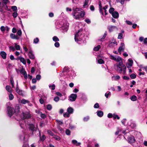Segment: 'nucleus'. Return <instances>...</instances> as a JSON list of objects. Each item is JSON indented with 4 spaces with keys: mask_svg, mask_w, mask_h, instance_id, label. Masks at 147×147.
<instances>
[{
    "mask_svg": "<svg viewBox=\"0 0 147 147\" xmlns=\"http://www.w3.org/2000/svg\"><path fill=\"white\" fill-rule=\"evenodd\" d=\"M72 15L74 18L78 19L80 17H83L85 15V13L84 11L80 10L79 8H76L73 9Z\"/></svg>",
    "mask_w": 147,
    "mask_h": 147,
    "instance_id": "obj_1",
    "label": "nucleus"
},
{
    "mask_svg": "<svg viewBox=\"0 0 147 147\" xmlns=\"http://www.w3.org/2000/svg\"><path fill=\"white\" fill-rule=\"evenodd\" d=\"M115 69L120 73H121L123 70L124 73L126 72V67L123 64L122 62H120L115 67Z\"/></svg>",
    "mask_w": 147,
    "mask_h": 147,
    "instance_id": "obj_2",
    "label": "nucleus"
},
{
    "mask_svg": "<svg viewBox=\"0 0 147 147\" xmlns=\"http://www.w3.org/2000/svg\"><path fill=\"white\" fill-rule=\"evenodd\" d=\"M127 141L129 143L133 145L134 147H140V146L138 144V143H137L136 144H133V143H134L136 141V140L133 136H130L128 137L127 138Z\"/></svg>",
    "mask_w": 147,
    "mask_h": 147,
    "instance_id": "obj_3",
    "label": "nucleus"
},
{
    "mask_svg": "<svg viewBox=\"0 0 147 147\" xmlns=\"http://www.w3.org/2000/svg\"><path fill=\"white\" fill-rule=\"evenodd\" d=\"M82 31V29H80L75 34L74 39L76 41L78 42L82 40L81 37Z\"/></svg>",
    "mask_w": 147,
    "mask_h": 147,
    "instance_id": "obj_4",
    "label": "nucleus"
},
{
    "mask_svg": "<svg viewBox=\"0 0 147 147\" xmlns=\"http://www.w3.org/2000/svg\"><path fill=\"white\" fill-rule=\"evenodd\" d=\"M22 118L23 119H29L31 117V115L29 111L25 112H22V116H21Z\"/></svg>",
    "mask_w": 147,
    "mask_h": 147,
    "instance_id": "obj_5",
    "label": "nucleus"
},
{
    "mask_svg": "<svg viewBox=\"0 0 147 147\" xmlns=\"http://www.w3.org/2000/svg\"><path fill=\"white\" fill-rule=\"evenodd\" d=\"M110 58L111 59L117 61V62H119V63L120 62H122L121 58L120 57L117 56H114L112 55H111L110 56Z\"/></svg>",
    "mask_w": 147,
    "mask_h": 147,
    "instance_id": "obj_6",
    "label": "nucleus"
},
{
    "mask_svg": "<svg viewBox=\"0 0 147 147\" xmlns=\"http://www.w3.org/2000/svg\"><path fill=\"white\" fill-rule=\"evenodd\" d=\"M8 115L10 116H11L15 112V110L13 108L10 107H7Z\"/></svg>",
    "mask_w": 147,
    "mask_h": 147,
    "instance_id": "obj_7",
    "label": "nucleus"
},
{
    "mask_svg": "<svg viewBox=\"0 0 147 147\" xmlns=\"http://www.w3.org/2000/svg\"><path fill=\"white\" fill-rule=\"evenodd\" d=\"M107 28L110 32H112L117 29V28L116 26H108Z\"/></svg>",
    "mask_w": 147,
    "mask_h": 147,
    "instance_id": "obj_8",
    "label": "nucleus"
},
{
    "mask_svg": "<svg viewBox=\"0 0 147 147\" xmlns=\"http://www.w3.org/2000/svg\"><path fill=\"white\" fill-rule=\"evenodd\" d=\"M124 44L122 42L121 43L120 46L118 49V52L120 53L123 52L124 50Z\"/></svg>",
    "mask_w": 147,
    "mask_h": 147,
    "instance_id": "obj_9",
    "label": "nucleus"
},
{
    "mask_svg": "<svg viewBox=\"0 0 147 147\" xmlns=\"http://www.w3.org/2000/svg\"><path fill=\"white\" fill-rule=\"evenodd\" d=\"M133 63V60L131 59H129L128 60V62L126 64V66L128 68H129L132 66Z\"/></svg>",
    "mask_w": 147,
    "mask_h": 147,
    "instance_id": "obj_10",
    "label": "nucleus"
},
{
    "mask_svg": "<svg viewBox=\"0 0 147 147\" xmlns=\"http://www.w3.org/2000/svg\"><path fill=\"white\" fill-rule=\"evenodd\" d=\"M77 97V95L76 94H72L69 97V99L71 101H74L76 100Z\"/></svg>",
    "mask_w": 147,
    "mask_h": 147,
    "instance_id": "obj_11",
    "label": "nucleus"
},
{
    "mask_svg": "<svg viewBox=\"0 0 147 147\" xmlns=\"http://www.w3.org/2000/svg\"><path fill=\"white\" fill-rule=\"evenodd\" d=\"M37 127V125H36V126L34 125L33 124H31L30 125V129L32 132L34 131L35 130L36 127Z\"/></svg>",
    "mask_w": 147,
    "mask_h": 147,
    "instance_id": "obj_12",
    "label": "nucleus"
},
{
    "mask_svg": "<svg viewBox=\"0 0 147 147\" xmlns=\"http://www.w3.org/2000/svg\"><path fill=\"white\" fill-rule=\"evenodd\" d=\"M0 55L3 59H6L7 54L5 52L3 51H1L0 53Z\"/></svg>",
    "mask_w": 147,
    "mask_h": 147,
    "instance_id": "obj_13",
    "label": "nucleus"
},
{
    "mask_svg": "<svg viewBox=\"0 0 147 147\" xmlns=\"http://www.w3.org/2000/svg\"><path fill=\"white\" fill-rule=\"evenodd\" d=\"M112 16L115 18H117L119 17V14L117 11H114L112 14Z\"/></svg>",
    "mask_w": 147,
    "mask_h": 147,
    "instance_id": "obj_14",
    "label": "nucleus"
},
{
    "mask_svg": "<svg viewBox=\"0 0 147 147\" xmlns=\"http://www.w3.org/2000/svg\"><path fill=\"white\" fill-rule=\"evenodd\" d=\"M11 38L12 39H19V37L17 36L15 34H11L10 35Z\"/></svg>",
    "mask_w": 147,
    "mask_h": 147,
    "instance_id": "obj_15",
    "label": "nucleus"
},
{
    "mask_svg": "<svg viewBox=\"0 0 147 147\" xmlns=\"http://www.w3.org/2000/svg\"><path fill=\"white\" fill-rule=\"evenodd\" d=\"M19 102L22 104H25L26 103H29L30 102L28 100L25 99H22L20 100V102Z\"/></svg>",
    "mask_w": 147,
    "mask_h": 147,
    "instance_id": "obj_16",
    "label": "nucleus"
},
{
    "mask_svg": "<svg viewBox=\"0 0 147 147\" xmlns=\"http://www.w3.org/2000/svg\"><path fill=\"white\" fill-rule=\"evenodd\" d=\"M18 59L20 61L22 62L23 64L25 65L26 63V61L25 59L21 57H18Z\"/></svg>",
    "mask_w": 147,
    "mask_h": 147,
    "instance_id": "obj_17",
    "label": "nucleus"
},
{
    "mask_svg": "<svg viewBox=\"0 0 147 147\" xmlns=\"http://www.w3.org/2000/svg\"><path fill=\"white\" fill-rule=\"evenodd\" d=\"M67 111L70 114H72L74 112V109L72 107H69L67 108Z\"/></svg>",
    "mask_w": 147,
    "mask_h": 147,
    "instance_id": "obj_18",
    "label": "nucleus"
},
{
    "mask_svg": "<svg viewBox=\"0 0 147 147\" xmlns=\"http://www.w3.org/2000/svg\"><path fill=\"white\" fill-rule=\"evenodd\" d=\"M39 137H40V140L42 141H44L46 138L45 136V135H43L42 137H41V134L40 131H39Z\"/></svg>",
    "mask_w": 147,
    "mask_h": 147,
    "instance_id": "obj_19",
    "label": "nucleus"
},
{
    "mask_svg": "<svg viewBox=\"0 0 147 147\" xmlns=\"http://www.w3.org/2000/svg\"><path fill=\"white\" fill-rule=\"evenodd\" d=\"M97 115L100 117H102L103 115V113L101 111H97L96 112Z\"/></svg>",
    "mask_w": 147,
    "mask_h": 147,
    "instance_id": "obj_20",
    "label": "nucleus"
},
{
    "mask_svg": "<svg viewBox=\"0 0 147 147\" xmlns=\"http://www.w3.org/2000/svg\"><path fill=\"white\" fill-rule=\"evenodd\" d=\"M16 91L17 93L20 95H22L23 94L22 91L19 89L18 88V84L17 85V87L16 88Z\"/></svg>",
    "mask_w": 147,
    "mask_h": 147,
    "instance_id": "obj_21",
    "label": "nucleus"
},
{
    "mask_svg": "<svg viewBox=\"0 0 147 147\" xmlns=\"http://www.w3.org/2000/svg\"><path fill=\"white\" fill-rule=\"evenodd\" d=\"M28 55L30 59H34L35 58L34 55L33 54L31 51H30L29 52Z\"/></svg>",
    "mask_w": 147,
    "mask_h": 147,
    "instance_id": "obj_22",
    "label": "nucleus"
},
{
    "mask_svg": "<svg viewBox=\"0 0 147 147\" xmlns=\"http://www.w3.org/2000/svg\"><path fill=\"white\" fill-rule=\"evenodd\" d=\"M72 143L74 145H75L77 146H79L81 144L80 143H78L77 141L76 140H72Z\"/></svg>",
    "mask_w": 147,
    "mask_h": 147,
    "instance_id": "obj_23",
    "label": "nucleus"
},
{
    "mask_svg": "<svg viewBox=\"0 0 147 147\" xmlns=\"http://www.w3.org/2000/svg\"><path fill=\"white\" fill-rule=\"evenodd\" d=\"M120 78V77L118 75L113 76L112 77V79L113 80H119Z\"/></svg>",
    "mask_w": 147,
    "mask_h": 147,
    "instance_id": "obj_24",
    "label": "nucleus"
},
{
    "mask_svg": "<svg viewBox=\"0 0 147 147\" xmlns=\"http://www.w3.org/2000/svg\"><path fill=\"white\" fill-rule=\"evenodd\" d=\"M5 88L6 90L9 93H11L12 92L11 88L9 86H6Z\"/></svg>",
    "mask_w": 147,
    "mask_h": 147,
    "instance_id": "obj_25",
    "label": "nucleus"
},
{
    "mask_svg": "<svg viewBox=\"0 0 147 147\" xmlns=\"http://www.w3.org/2000/svg\"><path fill=\"white\" fill-rule=\"evenodd\" d=\"M99 9L100 13L103 16L104 13L102 11V7L101 6V4L100 3L99 5Z\"/></svg>",
    "mask_w": 147,
    "mask_h": 147,
    "instance_id": "obj_26",
    "label": "nucleus"
},
{
    "mask_svg": "<svg viewBox=\"0 0 147 147\" xmlns=\"http://www.w3.org/2000/svg\"><path fill=\"white\" fill-rule=\"evenodd\" d=\"M15 48L17 50H20V47L19 45H18L16 43H15Z\"/></svg>",
    "mask_w": 147,
    "mask_h": 147,
    "instance_id": "obj_27",
    "label": "nucleus"
},
{
    "mask_svg": "<svg viewBox=\"0 0 147 147\" xmlns=\"http://www.w3.org/2000/svg\"><path fill=\"white\" fill-rule=\"evenodd\" d=\"M130 99L132 101H135L137 99V97L136 96L133 95L130 98Z\"/></svg>",
    "mask_w": 147,
    "mask_h": 147,
    "instance_id": "obj_28",
    "label": "nucleus"
},
{
    "mask_svg": "<svg viewBox=\"0 0 147 147\" xmlns=\"http://www.w3.org/2000/svg\"><path fill=\"white\" fill-rule=\"evenodd\" d=\"M53 138L55 139V140L59 141L60 140L61 138L60 137L56 135H53Z\"/></svg>",
    "mask_w": 147,
    "mask_h": 147,
    "instance_id": "obj_29",
    "label": "nucleus"
},
{
    "mask_svg": "<svg viewBox=\"0 0 147 147\" xmlns=\"http://www.w3.org/2000/svg\"><path fill=\"white\" fill-rule=\"evenodd\" d=\"M100 48V45H98L96 47H95L94 48V50L96 51H98Z\"/></svg>",
    "mask_w": 147,
    "mask_h": 147,
    "instance_id": "obj_30",
    "label": "nucleus"
},
{
    "mask_svg": "<svg viewBox=\"0 0 147 147\" xmlns=\"http://www.w3.org/2000/svg\"><path fill=\"white\" fill-rule=\"evenodd\" d=\"M11 9L13 10V11L15 12H16L17 10V7L16 6H11Z\"/></svg>",
    "mask_w": 147,
    "mask_h": 147,
    "instance_id": "obj_31",
    "label": "nucleus"
},
{
    "mask_svg": "<svg viewBox=\"0 0 147 147\" xmlns=\"http://www.w3.org/2000/svg\"><path fill=\"white\" fill-rule=\"evenodd\" d=\"M53 40L55 42L59 41V39L58 38V37L56 36H54L53 38Z\"/></svg>",
    "mask_w": 147,
    "mask_h": 147,
    "instance_id": "obj_32",
    "label": "nucleus"
},
{
    "mask_svg": "<svg viewBox=\"0 0 147 147\" xmlns=\"http://www.w3.org/2000/svg\"><path fill=\"white\" fill-rule=\"evenodd\" d=\"M124 32V31H122L121 33H119L118 35V39H121L122 38V37H123L122 33H123Z\"/></svg>",
    "mask_w": 147,
    "mask_h": 147,
    "instance_id": "obj_33",
    "label": "nucleus"
},
{
    "mask_svg": "<svg viewBox=\"0 0 147 147\" xmlns=\"http://www.w3.org/2000/svg\"><path fill=\"white\" fill-rule=\"evenodd\" d=\"M49 88L52 90H54L55 89V85L54 84L52 85H50L49 86Z\"/></svg>",
    "mask_w": 147,
    "mask_h": 147,
    "instance_id": "obj_34",
    "label": "nucleus"
},
{
    "mask_svg": "<svg viewBox=\"0 0 147 147\" xmlns=\"http://www.w3.org/2000/svg\"><path fill=\"white\" fill-rule=\"evenodd\" d=\"M89 0H85L83 6L86 7L88 5Z\"/></svg>",
    "mask_w": 147,
    "mask_h": 147,
    "instance_id": "obj_35",
    "label": "nucleus"
},
{
    "mask_svg": "<svg viewBox=\"0 0 147 147\" xmlns=\"http://www.w3.org/2000/svg\"><path fill=\"white\" fill-rule=\"evenodd\" d=\"M98 62V63L100 64H104V61L102 59H99L97 61Z\"/></svg>",
    "mask_w": 147,
    "mask_h": 147,
    "instance_id": "obj_36",
    "label": "nucleus"
},
{
    "mask_svg": "<svg viewBox=\"0 0 147 147\" xmlns=\"http://www.w3.org/2000/svg\"><path fill=\"white\" fill-rule=\"evenodd\" d=\"M18 15V14L17 13V11H16V12H14L12 14V16L14 18H16Z\"/></svg>",
    "mask_w": 147,
    "mask_h": 147,
    "instance_id": "obj_37",
    "label": "nucleus"
},
{
    "mask_svg": "<svg viewBox=\"0 0 147 147\" xmlns=\"http://www.w3.org/2000/svg\"><path fill=\"white\" fill-rule=\"evenodd\" d=\"M13 98L14 96L11 93H10L9 95V100H11L13 99Z\"/></svg>",
    "mask_w": 147,
    "mask_h": 147,
    "instance_id": "obj_38",
    "label": "nucleus"
},
{
    "mask_svg": "<svg viewBox=\"0 0 147 147\" xmlns=\"http://www.w3.org/2000/svg\"><path fill=\"white\" fill-rule=\"evenodd\" d=\"M15 112L18 113L20 111V108L19 106H16L15 107Z\"/></svg>",
    "mask_w": 147,
    "mask_h": 147,
    "instance_id": "obj_39",
    "label": "nucleus"
},
{
    "mask_svg": "<svg viewBox=\"0 0 147 147\" xmlns=\"http://www.w3.org/2000/svg\"><path fill=\"white\" fill-rule=\"evenodd\" d=\"M89 119V117L88 116H87L83 118V121H87Z\"/></svg>",
    "mask_w": 147,
    "mask_h": 147,
    "instance_id": "obj_40",
    "label": "nucleus"
},
{
    "mask_svg": "<svg viewBox=\"0 0 147 147\" xmlns=\"http://www.w3.org/2000/svg\"><path fill=\"white\" fill-rule=\"evenodd\" d=\"M69 115L70 114H69L67 112H66V113H64V114H63V116L65 117H69Z\"/></svg>",
    "mask_w": 147,
    "mask_h": 147,
    "instance_id": "obj_41",
    "label": "nucleus"
},
{
    "mask_svg": "<svg viewBox=\"0 0 147 147\" xmlns=\"http://www.w3.org/2000/svg\"><path fill=\"white\" fill-rule=\"evenodd\" d=\"M10 83L12 85V87L13 88L14 87V82L13 80V79L12 78H11L10 79Z\"/></svg>",
    "mask_w": 147,
    "mask_h": 147,
    "instance_id": "obj_42",
    "label": "nucleus"
},
{
    "mask_svg": "<svg viewBox=\"0 0 147 147\" xmlns=\"http://www.w3.org/2000/svg\"><path fill=\"white\" fill-rule=\"evenodd\" d=\"M130 76L131 79H134L136 77V75L134 74H132L130 75Z\"/></svg>",
    "mask_w": 147,
    "mask_h": 147,
    "instance_id": "obj_43",
    "label": "nucleus"
},
{
    "mask_svg": "<svg viewBox=\"0 0 147 147\" xmlns=\"http://www.w3.org/2000/svg\"><path fill=\"white\" fill-rule=\"evenodd\" d=\"M114 9L113 8H111L109 10V12L111 14L114 12Z\"/></svg>",
    "mask_w": 147,
    "mask_h": 147,
    "instance_id": "obj_44",
    "label": "nucleus"
},
{
    "mask_svg": "<svg viewBox=\"0 0 147 147\" xmlns=\"http://www.w3.org/2000/svg\"><path fill=\"white\" fill-rule=\"evenodd\" d=\"M17 33L18 36H21L22 34V31L20 30H18L17 31Z\"/></svg>",
    "mask_w": 147,
    "mask_h": 147,
    "instance_id": "obj_45",
    "label": "nucleus"
},
{
    "mask_svg": "<svg viewBox=\"0 0 147 147\" xmlns=\"http://www.w3.org/2000/svg\"><path fill=\"white\" fill-rule=\"evenodd\" d=\"M20 73L23 75L25 73H26V71L25 70L24 68H22L20 70Z\"/></svg>",
    "mask_w": 147,
    "mask_h": 147,
    "instance_id": "obj_46",
    "label": "nucleus"
},
{
    "mask_svg": "<svg viewBox=\"0 0 147 147\" xmlns=\"http://www.w3.org/2000/svg\"><path fill=\"white\" fill-rule=\"evenodd\" d=\"M111 95V93L110 92H109L108 93H106L105 94V96L107 98H108L109 96H110Z\"/></svg>",
    "mask_w": 147,
    "mask_h": 147,
    "instance_id": "obj_47",
    "label": "nucleus"
},
{
    "mask_svg": "<svg viewBox=\"0 0 147 147\" xmlns=\"http://www.w3.org/2000/svg\"><path fill=\"white\" fill-rule=\"evenodd\" d=\"M38 42L39 39L38 38H36L34 39V43L36 44Z\"/></svg>",
    "mask_w": 147,
    "mask_h": 147,
    "instance_id": "obj_48",
    "label": "nucleus"
},
{
    "mask_svg": "<svg viewBox=\"0 0 147 147\" xmlns=\"http://www.w3.org/2000/svg\"><path fill=\"white\" fill-rule=\"evenodd\" d=\"M52 106L51 105H48L47 106V109L48 110H50L52 109Z\"/></svg>",
    "mask_w": 147,
    "mask_h": 147,
    "instance_id": "obj_49",
    "label": "nucleus"
},
{
    "mask_svg": "<svg viewBox=\"0 0 147 147\" xmlns=\"http://www.w3.org/2000/svg\"><path fill=\"white\" fill-rule=\"evenodd\" d=\"M66 134L68 135H69L70 134L71 132L69 130L67 129L65 131Z\"/></svg>",
    "mask_w": 147,
    "mask_h": 147,
    "instance_id": "obj_50",
    "label": "nucleus"
},
{
    "mask_svg": "<svg viewBox=\"0 0 147 147\" xmlns=\"http://www.w3.org/2000/svg\"><path fill=\"white\" fill-rule=\"evenodd\" d=\"M113 118L114 119L117 118V119H119L120 118L119 117L118 115H115V114L113 115Z\"/></svg>",
    "mask_w": 147,
    "mask_h": 147,
    "instance_id": "obj_51",
    "label": "nucleus"
},
{
    "mask_svg": "<svg viewBox=\"0 0 147 147\" xmlns=\"http://www.w3.org/2000/svg\"><path fill=\"white\" fill-rule=\"evenodd\" d=\"M54 45L55 47H59L60 45L58 42H56L55 43Z\"/></svg>",
    "mask_w": 147,
    "mask_h": 147,
    "instance_id": "obj_52",
    "label": "nucleus"
},
{
    "mask_svg": "<svg viewBox=\"0 0 147 147\" xmlns=\"http://www.w3.org/2000/svg\"><path fill=\"white\" fill-rule=\"evenodd\" d=\"M2 32H4L5 29V28L4 26H1L0 28Z\"/></svg>",
    "mask_w": 147,
    "mask_h": 147,
    "instance_id": "obj_53",
    "label": "nucleus"
},
{
    "mask_svg": "<svg viewBox=\"0 0 147 147\" xmlns=\"http://www.w3.org/2000/svg\"><path fill=\"white\" fill-rule=\"evenodd\" d=\"M40 117L43 119H45L46 117L45 115L44 114L41 113L40 115Z\"/></svg>",
    "mask_w": 147,
    "mask_h": 147,
    "instance_id": "obj_54",
    "label": "nucleus"
},
{
    "mask_svg": "<svg viewBox=\"0 0 147 147\" xmlns=\"http://www.w3.org/2000/svg\"><path fill=\"white\" fill-rule=\"evenodd\" d=\"M59 98L58 97H55L54 98V100L56 102H58L59 100Z\"/></svg>",
    "mask_w": 147,
    "mask_h": 147,
    "instance_id": "obj_55",
    "label": "nucleus"
},
{
    "mask_svg": "<svg viewBox=\"0 0 147 147\" xmlns=\"http://www.w3.org/2000/svg\"><path fill=\"white\" fill-rule=\"evenodd\" d=\"M9 49L10 50H11L13 51H14L15 50V48L12 46H10L9 47Z\"/></svg>",
    "mask_w": 147,
    "mask_h": 147,
    "instance_id": "obj_56",
    "label": "nucleus"
},
{
    "mask_svg": "<svg viewBox=\"0 0 147 147\" xmlns=\"http://www.w3.org/2000/svg\"><path fill=\"white\" fill-rule=\"evenodd\" d=\"M119 2L121 3V4L123 5L124 4V1H128L129 0H118Z\"/></svg>",
    "mask_w": 147,
    "mask_h": 147,
    "instance_id": "obj_57",
    "label": "nucleus"
},
{
    "mask_svg": "<svg viewBox=\"0 0 147 147\" xmlns=\"http://www.w3.org/2000/svg\"><path fill=\"white\" fill-rule=\"evenodd\" d=\"M99 107V104L98 103H96L94 106V107L95 108H98Z\"/></svg>",
    "mask_w": 147,
    "mask_h": 147,
    "instance_id": "obj_58",
    "label": "nucleus"
},
{
    "mask_svg": "<svg viewBox=\"0 0 147 147\" xmlns=\"http://www.w3.org/2000/svg\"><path fill=\"white\" fill-rule=\"evenodd\" d=\"M113 115L111 113H109L108 114L107 117L109 118H111L113 117Z\"/></svg>",
    "mask_w": 147,
    "mask_h": 147,
    "instance_id": "obj_59",
    "label": "nucleus"
},
{
    "mask_svg": "<svg viewBox=\"0 0 147 147\" xmlns=\"http://www.w3.org/2000/svg\"><path fill=\"white\" fill-rule=\"evenodd\" d=\"M41 78V76L40 75H37L36 76V79L37 80H40Z\"/></svg>",
    "mask_w": 147,
    "mask_h": 147,
    "instance_id": "obj_60",
    "label": "nucleus"
},
{
    "mask_svg": "<svg viewBox=\"0 0 147 147\" xmlns=\"http://www.w3.org/2000/svg\"><path fill=\"white\" fill-rule=\"evenodd\" d=\"M123 78L125 80H128L129 79V78L128 76H124L123 77Z\"/></svg>",
    "mask_w": 147,
    "mask_h": 147,
    "instance_id": "obj_61",
    "label": "nucleus"
},
{
    "mask_svg": "<svg viewBox=\"0 0 147 147\" xmlns=\"http://www.w3.org/2000/svg\"><path fill=\"white\" fill-rule=\"evenodd\" d=\"M126 22L127 24L129 25H131L132 24V23L129 21L126 20Z\"/></svg>",
    "mask_w": 147,
    "mask_h": 147,
    "instance_id": "obj_62",
    "label": "nucleus"
},
{
    "mask_svg": "<svg viewBox=\"0 0 147 147\" xmlns=\"http://www.w3.org/2000/svg\"><path fill=\"white\" fill-rule=\"evenodd\" d=\"M85 21L88 24H90L91 22L88 19H85Z\"/></svg>",
    "mask_w": 147,
    "mask_h": 147,
    "instance_id": "obj_63",
    "label": "nucleus"
},
{
    "mask_svg": "<svg viewBox=\"0 0 147 147\" xmlns=\"http://www.w3.org/2000/svg\"><path fill=\"white\" fill-rule=\"evenodd\" d=\"M39 101H40V103L41 104H43L44 102V101L43 100V99H42V98H41L40 99Z\"/></svg>",
    "mask_w": 147,
    "mask_h": 147,
    "instance_id": "obj_64",
    "label": "nucleus"
}]
</instances>
